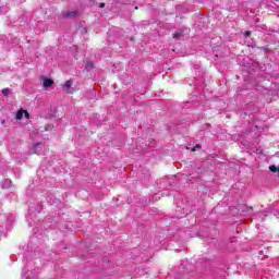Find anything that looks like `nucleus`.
I'll return each mask as SVG.
<instances>
[{
  "mask_svg": "<svg viewBox=\"0 0 279 279\" xmlns=\"http://www.w3.org/2000/svg\"><path fill=\"white\" fill-rule=\"evenodd\" d=\"M180 279H184V277H181Z\"/></svg>",
  "mask_w": 279,
  "mask_h": 279,
  "instance_id": "f3484780",
  "label": "nucleus"
},
{
  "mask_svg": "<svg viewBox=\"0 0 279 279\" xmlns=\"http://www.w3.org/2000/svg\"><path fill=\"white\" fill-rule=\"evenodd\" d=\"M29 213H43V205L36 203L34 206L28 207Z\"/></svg>",
  "mask_w": 279,
  "mask_h": 279,
  "instance_id": "20e7f679",
  "label": "nucleus"
},
{
  "mask_svg": "<svg viewBox=\"0 0 279 279\" xmlns=\"http://www.w3.org/2000/svg\"><path fill=\"white\" fill-rule=\"evenodd\" d=\"M95 69V63L90 60L85 61V71L90 72Z\"/></svg>",
  "mask_w": 279,
  "mask_h": 279,
  "instance_id": "39448f33",
  "label": "nucleus"
},
{
  "mask_svg": "<svg viewBox=\"0 0 279 279\" xmlns=\"http://www.w3.org/2000/svg\"><path fill=\"white\" fill-rule=\"evenodd\" d=\"M244 36H245V38H250V37L252 36V32L246 31V32L244 33Z\"/></svg>",
  "mask_w": 279,
  "mask_h": 279,
  "instance_id": "ddd939ff",
  "label": "nucleus"
},
{
  "mask_svg": "<svg viewBox=\"0 0 279 279\" xmlns=\"http://www.w3.org/2000/svg\"><path fill=\"white\" fill-rule=\"evenodd\" d=\"M38 272L36 270H26V268L23 269L22 276L26 279H35Z\"/></svg>",
  "mask_w": 279,
  "mask_h": 279,
  "instance_id": "f03ea898",
  "label": "nucleus"
},
{
  "mask_svg": "<svg viewBox=\"0 0 279 279\" xmlns=\"http://www.w3.org/2000/svg\"><path fill=\"white\" fill-rule=\"evenodd\" d=\"M100 8H106V3H100Z\"/></svg>",
  "mask_w": 279,
  "mask_h": 279,
  "instance_id": "dca6fc26",
  "label": "nucleus"
},
{
  "mask_svg": "<svg viewBox=\"0 0 279 279\" xmlns=\"http://www.w3.org/2000/svg\"><path fill=\"white\" fill-rule=\"evenodd\" d=\"M1 186L2 189H10L12 186V180L10 179H4L2 182H1Z\"/></svg>",
  "mask_w": 279,
  "mask_h": 279,
  "instance_id": "423d86ee",
  "label": "nucleus"
},
{
  "mask_svg": "<svg viewBox=\"0 0 279 279\" xmlns=\"http://www.w3.org/2000/svg\"><path fill=\"white\" fill-rule=\"evenodd\" d=\"M72 85H73V83H71V81H66L63 86H64V88H66V90H69V88H71Z\"/></svg>",
  "mask_w": 279,
  "mask_h": 279,
  "instance_id": "f8f14e48",
  "label": "nucleus"
},
{
  "mask_svg": "<svg viewBox=\"0 0 279 279\" xmlns=\"http://www.w3.org/2000/svg\"><path fill=\"white\" fill-rule=\"evenodd\" d=\"M184 36V32L182 31H177L174 34H173V39L174 40H180V38H182Z\"/></svg>",
  "mask_w": 279,
  "mask_h": 279,
  "instance_id": "6e6552de",
  "label": "nucleus"
},
{
  "mask_svg": "<svg viewBox=\"0 0 279 279\" xmlns=\"http://www.w3.org/2000/svg\"><path fill=\"white\" fill-rule=\"evenodd\" d=\"M43 143H36L33 145L32 147V151L33 154H37V156H40V154L43 153Z\"/></svg>",
  "mask_w": 279,
  "mask_h": 279,
  "instance_id": "7ed1b4c3",
  "label": "nucleus"
},
{
  "mask_svg": "<svg viewBox=\"0 0 279 279\" xmlns=\"http://www.w3.org/2000/svg\"><path fill=\"white\" fill-rule=\"evenodd\" d=\"M197 149H202V146H199V144H196L192 149V151H197Z\"/></svg>",
  "mask_w": 279,
  "mask_h": 279,
  "instance_id": "4468645a",
  "label": "nucleus"
},
{
  "mask_svg": "<svg viewBox=\"0 0 279 279\" xmlns=\"http://www.w3.org/2000/svg\"><path fill=\"white\" fill-rule=\"evenodd\" d=\"M269 171H271L272 173H278V167L272 165L269 167Z\"/></svg>",
  "mask_w": 279,
  "mask_h": 279,
  "instance_id": "9b49d317",
  "label": "nucleus"
},
{
  "mask_svg": "<svg viewBox=\"0 0 279 279\" xmlns=\"http://www.w3.org/2000/svg\"><path fill=\"white\" fill-rule=\"evenodd\" d=\"M15 119H16L17 121H21V119H23V110H19V111L16 112Z\"/></svg>",
  "mask_w": 279,
  "mask_h": 279,
  "instance_id": "9d476101",
  "label": "nucleus"
},
{
  "mask_svg": "<svg viewBox=\"0 0 279 279\" xmlns=\"http://www.w3.org/2000/svg\"><path fill=\"white\" fill-rule=\"evenodd\" d=\"M62 19H77L80 11H63L61 13Z\"/></svg>",
  "mask_w": 279,
  "mask_h": 279,
  "instance_id": "f257e3e1",
  "label": "nucleus"
},
{
  "mask_svg": "<svg viewBox=\"0 0 279 279\" xmlns=\"http://www.w3.org/2000/svg\"><path fill=\"white\" fill-rule=\"evenodd\" d=\"M2 95H4V97H8L9 95H12V89H10V88L2 89Z\"/></svg>",
  "mask_w": 279,
  "mask_h": 279,
  "instance_id": "1a4fd4ad",
  "label": "nucleus"
},
{
  "mask_svg": "<svg viewBox=\"0 0 279 279\" xmlns=\"http://www.w3.org/2000/svg\"><path fill=\"white\" fill-rule=\"evenodd\" d=\"M43 86H44V88H49V87L53 86V80H51V78H44Z\"/></svg>",
  "mask_w": 279,
  "mask_h": 279,
  "instance_id": "0eeeda50",
  "label": "nucleus"
},
{
  "mask_svg": "<svg viewBox=\"0 0 279 279\" xmlns=\"http://www.w3.org/2000/svg\"><path fill=\"white\" fill-rule=\"evenodd\" d=\"M262 51H267V47H260L259 48Z\"/></svg>",
  "mask_w": 279,
  "mask_h": 279,
  "instance_id": "2eb2a0df",
  "label": "nucleus"
}]
</instances>
